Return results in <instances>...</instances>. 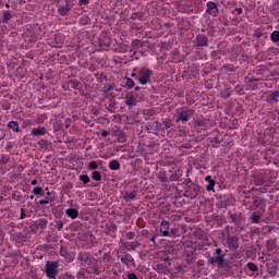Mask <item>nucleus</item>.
Listing matches in <instances>:
<instances>
[{
    "label": "nucleus",
    "instance_id": "20",
    "mask_svg": "<svg viewBox=\"0 0 279 279\" xmlns=\"http://www.w3.org/2000/svg\"><path fill=\"white\" fill-rule=\"evenodd\" d=\"M48 223H49V221H47V219L40 218L34 222L35 230H45V228H47Z\"/></svg>",
    "mask_w": 279,
    "mask_h": 279
},
{
    "label": "nucleus",
    "instance_id": "7",
    "mask_svg": "<svg viewBox=\"0 0 279 279\" xmlns=\"http://www.w3.org/2000/svg\"><path fill=\"white\" fill-rule=\"evenodd\" d=\"M151 75H154V71L147 68H142L138 72L137 81L140 82V84H142V86H145L146 84H149Z\"/></svg>",
    "mask_w": 279,
    "mask_h": 279
},
{
    "label": "nucleus",
    "instance_id": "53",
    "mask_svg": "<svg viewBox=\"0 0 279 279\" xmlns=\"http://www.w3.org/2000/svg\"><path fill=\"white\" fill-rule=\"evenodd\" d=\"M118 142L125 143V133L123 131L118 132Z\"/></svg>",
    "mask_w": 279,
    "mask_h": 279
},
{
    "label": "nucleus",
    "instance_id": "29",
    "mask_svg": "<svg viewBox=\"0 0 279 279\" xmlns=\"http://www.w3.org/2000/svg\"><path fill=\"white\" fill-rule=\"evenodd\" d=\"M121 263H123V265H130V263H134V257H132L131 254L126 253L124 256H122L120 258Z\"/></svg>",
    "mask_w": 279,
    "mask_h": 279
},
{
    "label": "nucleus",
    "instance_id": "30",
    "mask_svg": "<svg viewBox=\"0 0 279 279\" xmlns=\"http://www.w3.org/2000/svg\"><path fill=\"white\" fill-rule=\"evenodd\" d=\"M50 202H53V198L51 197V192H47V196H45V199H41L37 203L39 206H46V204H50Z\"/></svg>",
    "mask_w": 279,
    "mask_h": 279
},
{
    "label": "nucleus",
    "instance_id": "43",
    "mask_svg": "<svg viewBox=\"0 0 279 279\" xmlns=\"http://www.w3.org/2000/svg\"><path fill=\"white\" fill-rule=\"evenodd\" d=\"M157 178L159 182H162V183L169 182V179H167V173L165 172H159Z\"/></svg>",
    "mask_w": 279,
    "mask_h": 279
},
{
    "label": "nucleus",
    "instance_id": "17",
    "mask_svg": "<svg viewBox=\"0 0 279 279\" xmlns=\"http://www.w3.org/2000/svg\"><path fill=\"white\" fill-rule=\"evenodd\" d=\"M144 45H145V41H143L141 39H134L131 43V47H133V48L130 50V53H133V56H136V49L143 48Z\"/></svg>",
    "mask_w": 279,
    "mask_h": 279
},
{
    "label": "nucleus",
    "instance_id": "6",
    "mask_svg": "<svg viewBox=\"0 0 279 279\" xmlns=\"http://www.w3.org/2000/svg\"><path fill=\"white\" fill-rule=\"evenodd\" d=\"M199 193H202V186H199L197 183H194L185 187L183 196L187 197L189 199H195V197H197Z\"/></svg>",
    "mask_w": 279,
    "mask_h": 279
},
{
    "label": "nucleus",
    "instance_id": "47",
    "mask_svg": "<svg viewBox=\"0 0 279 279\" xmlns=\"http://www.w3.org/2000/svg\"><path fill=\"white\" fill-rule=\"evenodd\" d=\"M140 245H141V243H138L136 241L135 242H126L125 243V246L126 247H131V250H133V251L136 250V247H138Z\"/></svg>",
    "mask_w": 279,
    "mask_h": 279
},
{
    "label": "nucleus",
    "instance_id": "41",
    "mask_svg": "<svg viewBox=\"0 0 279 279\" xmlns=\"http://www.w3.org/2000/svg\"><path fill=\"white\" fill-rule=\"evenodd\" d=\"M92 179L95 180L96 182H101V172L94 170L92 173Z\"/></svg>",
    "mask_w": 279,
    "mask_h": 279
},
{
    "label": "nucleus",
    "instance_id": "35",
    "mask_svg": "<svg viewBox=\"0 0 279 279\" xmlns=\"http://www.w3.org/2000/svg\"><path fill=\"white\" fill-rule=\"evenodd\" d=\"M266 248L268 252H274V250H276V240H268L266 242Z\"/></svg>",
    "mask_w": 279,
    "mask_h": 279
},
{
    "label": "nucleus",
    "instance_id": "12",
    "mask_svg": "<svg viewBox=\"0 0 279 279\" xmlns=\"http://www.w3.org/2000/svg\"><path fill=\"white\" fill-rule=\"evenodd\" d=\"M206 13L210 14V16H219V7L217 3L213 1L207 2Z\"/></svg>",
    "mask_w": 279,
    "mask_h": 279
},
{
    "label": "nucleus",
    "instance_id": "57",
    "mask_svg": "<svg viewBox=\"0 0 279 279\" xmlns=\"http://www.w3.org/2000/svg\"><path fill=\"white\" fill-rule=\"evenodd\" d=\"M114 87H116V85H114V84H111V85H109V86L104 90V93H105V94H108V93H110V90H114Z\"/></svg>",
    "mask_w": 279,
    "mask_h": 279
},
{
    "label": "nucleus",
    "instance_id": "24",
    "mask_svg": "<svg viewBox=\"0 0 279 279\" xmlns=\"http://www.w3.org/2000/svg\"><path fill=\"white\" fill-rule=\"evenodd\" d=\"M124 99H125V104L129 106V108H134V106H136V99H134V95H132V93L126 95L124 97Z\"/></svg>",
    "mask_w": 279,
    "mask_h": 279
},
{
    "label": "nucleus",
    "instance_id": "61",
    "mask_svg": "<svg viewBox=\"0 0 279 279\" xmlns=\"http://www.w3.org/2000/svg\"><path fill=\"white\" fill-rule=\"evenodd\" d=\"M90 3V0H80L78 5H88Z\"/></svg>",
    "mask_w": 279,
    "mask_h": 279
},
{
    "label": "nucleus",
    "instance_id": "27",
    "mask_svg": "<svg viewBox=\"0 0 279 279\" xmlns=\"http://www.w3.org/2000/svg\"><path fill=\"white\" fill-rule=\"evenodd\" d=\"M114 106H117V101H114V99H109V102L105 105V108L110 114H114V112H117L114 111Z\"/></svg>",
    "mask_w": 279,
    "mask_h": 279
},
{
    "label": "nucleus",
    "instance_id": "46",
    "mask_svg": "<svg viewBox=\"0 0 279 279\" xmlns=\"http://www.w3.org/2000/svg\"><path fill=\"white\" fill-rule=\"evenodd\" d=\"M134 80H132V78H128L126 77V82H125V88H128V90H131V88H134Z\"/></svg>",
    "mask_w": 279,
    "mask_h": 279
},
{
    "label": "nucleus",
    "instance_id": "63",
    "mask_svg": "<svg viewBox=\"0 0 279 279\" xmlns=\"http://www.w3.org/2000/svg\"><path fill=\"white\" fill-rule=\"evenodd\" d=\"M134 236H135V234H134V232H132V231H130V232L126 233V239L132 240V239H134Z\"/></svg>",
    "mask_w": 279,
    "mask_h": 279
},
{
    "label": "nucleus",
    "instance_id": "11",
    "mask_svg": "<svg viewBox=\"0 0 279 279\" xmlns=\"http://www.w3.org/2000/svg\"><path fill=\"white\" fill-rule=\"evenodd\" d=\"M264 95H266V101L270 106H274V104H278V101H279V92L278 90H269V92L265 93Z\"/></svg>",
    "mask_w": 279,
    "mask_h": 279
},
{
    "label": "nucleus",
    "instance_id": "42",
    "mask_svg": "<svg viewBox=\"0 0 279 279\" xmlns=\"http://www.w3.org/2000/svg\"><path fill=\"white\" fill-rule=\"evenodd\" d=\"M69 86L71 88H73V90H77V87L80 86V81L71 80V81H69Z\"/></svg>",
    "mask_w": 279,
    "mask_h": 279
},
{
    "label": "nucleus",
    "instance_id": "44",
    "mask_svg": "<svg viewBox=\"0 0 279 279\" xmlns=\"http://www.w3.org/2000/svg\"><path fill=\"white\" fill-rule=\"evenodd\" d=\"M169 236L175 239V236H180V229L173 228L169 231Z\"/></svg>",
    "mask_w": 279,
    "mask_h": 279
},
{
    "label": "nucleus",
    "instance_id": "38",
    "mask_svg": "<svg viewBox=\"0 0 279 279\" xmlns=\"http://www.w3.org/2000/svg\"><path fill=\"white\" fill-rule=\"evenodd\" d=\"M155 269L158 274H167V266H165L163 264H157L155 266Z\"/></svg>",
    "mask_w": 279,
    "mask_h": 279
},
{
    "label": "nucleus",
    "instance_id": "36",
    "mask_svg": "<svg viewBox=\"0 0 279 279\" xmlns=\"http://www.w3.org/2000/svg\"><path fill=\"white\" fill-rule=\"evenodd\" d=\"M246 267L250 271H253V274L258 272V265H256L255 263L248 262L246 264Z\"/></svg>",
    "mask_w": 279,
    "mask_h": 279
},
{
    "label": "nucleus",
    "instance_id": "60",
    "mask_svg": "<svg viewBox=\"0 0 279 279\" xmlns=\"http://www.w3.org/2000/svg\"><path fill=\"white\" fill-rule=\"evenodd\" d=\"M254 82H260V78H256V77H250L248 81H247V84H252Z\"/></svg>",
    "mask_w": 279,
    "mask_h": 279
},
{
    "label": "nucleus",
    "instance_id": "19",
    "mask_svg": "<svg viewBox=\"0 0 279 279\" xmlns=\"http://www.w3.org/2000/svg\"><path fill=\"white\" fill-rule=\"evenodd\" d=\"M251 223H263V214L254 211L250 217Z\"/></svg>",
    "mask_w": 279,
    "mask_h": 279
},
{
    "label": "nucleus",
    "instance_id": "10",
    "mask_svg": "<svg viewBox=\"0 0 279 279\" xmlns=\"http://www.w3.org/2000/svg\"><path fill=\"white\" fill-rule=\"evenodd\" d=\"M207 263L208 265H217L219 269L220 267H223V264L226 263V254L209 257Z\"/></svg>",
    "mask_w": 279,
    "mask_h": 279
},
{
    "label": "nucleus",
    "instance_id": "4",
    "mask_svg": "<svg viewBox=\"0 0 279 279\" xmlns=\"http://www.w3.org/2000/svg\"><path fill=\"white\" fill-rule=\"evenodd\" d=\"M194 113H195V110L186 109V107L177 109L175 123H180V121H182L183 123H186V121L191 120V117H193Z\"/></svg>",
    "mask_w": 279,
    "mask_h": 279
},
{
    "label": "nucleus",
    "instance_id": "34",
    "mask_svg": "<svg viewBox=\"0 0 279 279\" xmlns=\"http://www.w3.org/2000/svg\"><path fill=\"white\" fill-rule=\"evenodd\" d=\"M254 184L255 186H263L265 184V177H263V174L255 177Z\"/></svg>",
    "mask_w": 279,
    "mask_h": 279
},
{
    "label": "nucleus",
    "instance_id": "40",
    "mask_svg": "<svg viewBox=\"0 0 279 279\" xmlns=\"http://www.w3.org/2000/svg\"><path fill=\"white\" fill-rule=\"evenodd\" d=\"M145 16L143 12H135L131 15V21H141Z\"/></svg>",
    "mask_w": 279,
    "mask_h": 279
},
{
    "label": "nucleus",
    "instance_id": "49",
    "mask_svg": "<svg viewBox=\"0 0 279 279\" xmlns=\"http://www.w3.org/2000/svg\"><path fill=\"white\" fill-rule=\"evenodd\" d=\"M88 169L89 171H97V169H99V165H97V161H90L88 163Z\"/></svg>",
    "mask_w": 279,
    "mask_h": 279
},
{
    "label": "nucleus",
    "instance_id": "48",
    "mask_svg": "<svg viewBox=\"0 0 279 279\" xmlns=\"http://www.w3.org/2000/svg\"><path fill=\"white\" fill-rule=\"evenodd\" d=\"M78 180H81V182H83L84 184H88V182H90V177H88V174H81L78 177Z\"/></svg>",
    "mask_w": 279,
    "mask_h": 279
},
{
    "label": "nucleus",
    "instance_id": "1",
    "mask_svg": "<svg viewBox=\"0 0 279 279\" xmlns=\"http://www.w3.org/2000/svg\"><path fill=\"white\" fill-rule=\"evenodd\" d=\"M77 260L81 265H88L92 274L99 276V268L97 267V259L90 256V253H78Z\"/></svg>",
    "mask_w": 279,
    "mask_h": 279
},
{
    "label": "nucleus",
    "instance_id": "37",
    "mask_svg": "<svg viewBox=\"0 0 279 279\" xmlns=\"http://www.w3.org/2000/svg\"><path fill=\"white\" fill-rule=\"evenodd\" d=\"M33 195L44 197L45 196V191L40 186H36V187L33 189Z\"/></svg>",
    "mask_w": 279,
    "mask_h": 279
},
{
    "label": "nucleus",
    "instance_id": "18",
    "mask_svg": "<svg viewBox=\"0 0 279 279\" xmlns=\"http://www.w3.org/2000/svg\"><path fill=\"white\" fill-rule=\"evenodd\" d=\"M218 269H222L223 276H233L234 274V271H232V264L230 262H225Z\"/></svg>",
    "mask_w": 279,
    "mask_h": 279
},
{
    "label": "nucleus",
    "instance_id": "62",
    "mask_svg": "<svg viewBox=\"0 0 279 279\" xmlns=\"http://www.w3.org/2000/svg\"><path fill=\"white\" fill-rule=\"evenodd\" d=\"M12 147H14V144L12 142H8L7 146H5L7 151H10V149H12Z\"/></svg>",
    "mask_w": 279,
    "mask_h": 279
},
{
    "label": "nucleus",
    "instance_id": "5",
    "mask_svg": "<svg viewBox=\"0 0 279 279\" xmlns=\"http://www.w3.org/2000/svg\"><path fill=\"white\" fill-rule=\"evenodd\" d=\"M253 204L248 206V210L254 211V210H260L262 213H265V208L267 207V199L253 195L252 197Z\"/></svg>",
    "mask_w": 279,
    "mask_h": 279
},
{
    "label": "nucleus",
    "instance_id": "64",
    "mask_svg": "<svg viewBox=\"0 0 279 279\" xmlns=\"http://www.w3.org/2000/svg\"><path fill=\"white\" fill-rule=\"evenodd\" d=\"M27 217V215L25 214V209H21V216H20V219H24V218H26Z\"/></svg>",
    "mask_w": 279,
    "mask_h": 279
},
{
    "label": "nucleus",
    "instance_id": "51",
    "mask_svg": "<svg viewBox=\"0 0 279 279\" xmlns=\"http://www.w3.org/2000/svg\"><path fill=\"white\" fill-rule=\"evenodd\" d=\"M194 128H206V122H204V120H202V119H197L194 122Z\"/></svg>",
    "mask_w": 279,
    "mask_h": 279
},
{
    "label": "nucleus",
    "instance_id": "33",
    "mask_svg": "<svg viewBox=\"0 0 279 279\" xmlns=\"http://www.w3.org/2000/svg\"><path fill=\"white\" fill-rule=\"evenodd\" d=\"M12 198L15 201V202H24V199L27 198V196H23V194H21V192L16 191L13 193L12 195Z\"/></svg>",
    "mask_w": 279,
    "mask_h": 279
},
{
    "label": "nucleus",
    "instance_id": "58",
    "mask_svg": "<svg viewBox=\"0 0 279 279\" xmlns=\"http://www.w3.org/2000/svg\"><path fill=\"white\" fill-rule=\"evenodd\" d=\"M126 278L128 279H138V276H136V274H134V272H130L126 275Z\"/></svg>",
    "mask_w": 279,
    "mask_h": 279
},
{
    "label": "nucleus",
    "instance_id": "2",
    "mask_svg": "<svg viewBox=\"0 0 279 279\" xmlns=\"http://www.w3.org/2000/svg\"><path fill=\"white\" fill-rule=\"evenodd\" d=\"M278 264L279 260L276 257L266 258L265 260L262 262L260 269L263 271H267L269 276L274 277L276 276V274H278Z\"/></svg>",
    "mask_w": 279,
    "mask_h": 279
},
{
    "label": "nucleus",
    "instance_id": "25",
    "mask_svg": "<svg viewBox=\"0 0 279 279\" xmlns=\"http://www.w3.org/2000/svg\"><path fill=\"white\" fill-rule=\"evenodd\" d=\"M205 181L208 182L206 189L207 191H215V184H217V182L215 181V179H213L211 175H207L205 178Z\"/></svg>",
    "mask_w": 279,
    "mask_h": 279
},
{
    "label": "nucleus",
    "instance_id": "21",
    "mask_svg": "<svg viewBox=\"0 0 279 279\" xmlns=\"http://www.w3.org/2000/svg\"><path fill=\"white\" fill-rule=\"evenodd\" d=\"M31 134L33 136H45V134H47V129H45V126H38V128H34L31 131Z\"/></svg>",
    "mask_w": 279,
    "mask_h": 279
},
{
    "label": "nucleus",
    "instance_id": "8",
    "mask_svg": "<svg viewBox=\"0 0 279 279\" xmlns=\"http://www.w3.org/2000/svg\"><path fill=\"white\" fill-rule=\"evenodd\" d=\"M73 2L70 0H64L59 3L57 12L60 16H66L73 10Z\"/></svg>",
    "mask_w": 279,
    "mask_h": 279
},
{
    "label": "nucleus",
    "instance_id": "13",
    "mask_svg": "<svg viewBox=\"0 0 279 279\" xmlns=\"http://www.w3.org/2000/svg\"><path fill=\"white\" fill-rule=\"evenodd\" d=\"M227 244L229 245L230 250H239V236L236 235H229L227 236Z\"/></svg>",
    "mask_w": 279,
    "mask_h": 279
},
{
    "label": "nucleus",
    "instance_id": "59",
    "mask_svg": "<svg viewBox=\"0 0 279 279\" xmlns=\"http://www.w3.org/2000/svg\"><path fill=\"white\" fill-rule=\"evenodd\" d=\"M225 71H229L230 73H234V68H232L231 65H223Z\"/></svg>",
    "mask_w": 279,
    "mask_h": 279
},
{
    "label": "nucleus",
    "instance_id": "55",
    "mask_svg": "<svg viewBox=\"0 0 279 279\" xmlns=\"http://www.w3.org/2000/svg\"><path fill=\"white\" fill-rule=\"evenodd\" d=\"M60 255L63 256V257L69 256V251L66 250V247L61 246V248H60Z\"/></svg>",
    "mask_w": 279,
    "mask_h": 279
},
{
    "label": "nucleus",
    "instance_id": "52",
    "mask_svg": "<svg viewBox=\"0 0 279 279\" xmlns=\"http://www.w3.org/2000/svg\"><path fill=\"white\" fill-rule=\"evenodd\" d=\"M80 22H81V25H88V23H90V17H88V15H83Z\"/></svg>",
    "mask_w": 279,
    "mask_h": 279
},
{
    "label": "nucleus",
    "instance_id": "14",
    "mask_svg": "<svg viewBox=\"0 0 279 279\" xmlns=\"http://www.w3.org/2000/svg\"><path fill=\"white\" fill-rule=\"evenodd\" d=\"M196 47H208V37L204 34H198L195 38Z\"/></svg>",
    "mask_w": 279,
    "mask_h": 279
},
{
    "label": "nucleus",
    "instance_id": "3",
    "mask_svg": "<svg viewBox=\"0 0 279 279\" xmlns=\"http://www.w3.org/2000/svg\"><path fill=\"white\" fill-rule=\"evenodd\" d=\"M60 263L58 260H47L45 265V274L47 278L57 279L60 274Z\"/></svg>",
    "mask_w": 279,
    "mask_h": 279
},
{
    "label": "nucleus",
    "instance_id": "39",
    "mask_svg": "<svg viewBox=\"0 0 279 279\" xmlns=\"http://www.w3.org/2000/svg\"><path fill=\"white\" fill-rule=\"evenodd\" d=\"M8 129L13 130V132H19V122L16 121H10L8 123Z\"/></svg>",
    "mask_w": 279,
    "mask_h": 279
},
{
    "label": "nucleus",
    "instance_id": "26",
    "mask_svg": "<svg viewBox=\"0 0 279 279\" xmlns=\"http://www.w3.org/2000/svg\"><path fill=\"white\" fill-rule=\"evenodd\" d=\"M65 214L68 215V217H70V219H77V217H80V211L75 208L66 209Z\"/></svg>",
    "mask_w": 279,
    "mask_h": 279
},
{
    "label": "nucleus",
    "instance_id": "56",
    "mask_svg": "<svg viewBox=\"0 0 279 279\" xmlns=\"http://www.w3.org/2000/svg\"><path fill=\"white\" fill-rule=\"evenodd\" d=\"M53 130L54 132H60V130H62V124H60V122H56L53 125Z\"/></svg>",
    "mask_w": 279,
    "mask_h": 279
},
{
    "label": "nucleus",
    "instance_id": "16",
    "mask_svg": "<svg viewBox=\"0 0 279 279\" xmlns=\"http://www.w3.org/2000/svg\"><path fill=\"white\" fill-rule=\"evenodd\" d=\"M171 223L165 219L160 222V229L159 232L162 234V236H169V228Z\"/></svg>",
    "mask_w": 279,
    "mask_h": 279
},
{
    "label": "nucleus",
    "instance_id": "15",
    "mask_svg": "<svg viewBox=\"0 0 279 279\" xmlns=\"http://www.w3.org/2000/svg\"><path fill=\"white\" fill-rule=\"evenodd\" d=\"M110 45H112V38L108 36L107 33H104L100 36V40H99V47H110Z\"/></svg>",
    "mask_w": 279,
    "mask_h": 279
},
{
    "label": "nucleus",
    "instance_id": "23",
    "mask_svg": "<svg viewBox=\"0 0 279 279\" xmlns=\"http://www.w3.org/2000/svg\"><path fill=\"white\" fill-rule=\"evenodd\" d=\"M123 199H125L126 202H132V199H136V190L125 191L123 194Z\"/></svg>",
    "mask_w": 279,
    "mask_h": 279
},
{
    "label": "nucleus",
    "instance_id": "54",
    "mask_svg": "<svg viewBox=\"0 0 279 279\" xmlns=\"http://www.w3.org/2000/svg\"><path fill=\"white\" fill-rule=\"evenodd\" d=\"M54 228H56L59 232H61L62 228H64V222H63L62 220H59V221L57 222V225L54 226Z\"/></svg>",
    "mask_w": 279,
    "mask_h": 279
},
{
    "label": "nucleus",
    "instance_id": "22",
    "mask_svg": "<svg viewBox=\"0 0 279 279\" xmlns=\"http://www.w3.org/2000/svg\"><path fill=\"white\" fill-rule=\"evenodd\" d=\"M230 219L238 228L241 227V221H243V216L241 214H231Z\"/></svg>",
    "mask_w": 279,
    "mask_h": 279
},
{
    "label": "nucleus",
    "instance_id": "45",
    "mask_svg": "<svg viewBox=\"0 0 279 279\" xmlns=\"http://www.w3.org/2000/svg\"><path fill=\"white\" fill-rule=\"evenodd\" d=\"M270 40H272L274 43H279V31H274L270 34Z\"/></svg>",
    "mask_w": 279,
    "mask_h": 279
},
{
    "label": "nucleus",
    "instance_id": "9",
    "mask_svg": "<svg viewBox=\"0 0 279 279\" xmlns=\"http://www.w3.org/2000/svg\"><path fill=\"white\" fill-rule=\"evenodd\" d=\"M146 130L148 134H158V132H165L162 124L158 121H151L146 124Z\"/></svg>",
    "mask_w": 279,
    "mask_h": 279
},
{
    "label": "nucleus",
    "instance_id": "28",
    "mask_svg": "<svg viewBox=\"0 0 279 279\" xmlns=\"http://www.w3.org/2000/svg\"><path fill=\"white\" fill-rule=\"evenodd\" d=\"M13 16L14 15L12 14V11H4L2 13V23H4V24L10 23V21H12Z\"/></svg>",
    "mask_w": 279,
    "mask_h": 279
},
{
    "label": "nucleus",
    "instance_id": "32",
    "mask_svg": "<svg viewBox=\"0 0 279 279\" xmlns=\"http://www.w3.org/2000/svg\"><path fill=\"white\" fill-rule=\"evenodd\" d=\"M39 147H41V149H46L49 150L51 149V142H49V140H41L39 141Z\"/></svg>",
    "mask_w": 279,
    "mask_h": 279
},
{
    "label": "nucleus",
    "instance_id": "50",
    "mask_svg": "<svg viewBox=\"0 0 279 279\" xmlns=\"http://www.w3.org/2000/svg\"><path fill=\"white\" fill-rule=\"evenodd\" d=\"M8 162H10L9 155H2L0 158V165L5 166V165H8Z\"/></svg>",
    "mask_w": 279,
    "mask_h": 279
},
{
    "label": "nucleus",
    "instance_id": "31",
    "mask_svg": "<svg viewBox=\"0 0 279 279\" xmlns=\"http://www.w3.org/2000/svg\"><path fill=\"white\" fill-rule=\"evenodd\" d=\"M109 169L111 171H119V169H121V163L119 162V160H111L109 162Z\"/></svg>",
    "mask_w": 279,
    "mask_h": 279
}]
</instances>
